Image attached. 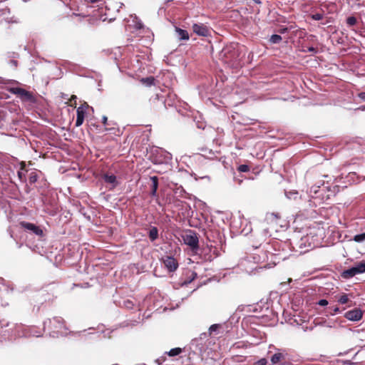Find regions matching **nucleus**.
Wrapping results in <instances>:
<instances>
[{
    "label": "nucleus",
    "instance_id": "nucleus-6",
    "mask_svg": "<svg viewBox=\"0 0 365 365\" xmlns=\"http://www.w3.org/2000/svg\"><path fill=\"white\" fill-rule=\"evenodd\" d=\"M162 261L165 266V267L170 271V272H174L175 271L178 267V263L177 260L170 256H165V257L162 258Z\"/></svg>",
    "mask_w": 365,
    "mask_h": 365
},
{
    "label": "nucleus",
    "instance_id": "nucleus-25",
    "mask_svg": "<svg viewBox=\"0 0 365 365\" xmlns=\"http://www.w3.org/2000/svg\"><path fill=\"white\" fill-rule=\"evenodd\" d=\"M124 305L128 309H132L133 307V303L130 300H126L124 302Z\"/></svg>",
    "mask_w": 365,
    "mask_h": 365
},
{
    "label": "nucleus",
    "instance_id": "nucleus-14",
    "mask_svg": "<svg viewBox=\"0 0 365 365\" xmlns=\"http://www.w3.org/2000/svg\"><path fill=\"white\" fill-rule=\"evenodd\" d=\"M155 79L153 76L147 78H143L140 79V82L147 86H151L155 84Z\"/></svg>",
    "mask_w": 365,
    "mask_h": 365
},
{
    "label": "nucleus",
    "instance_id": "nucleus-23",
    "mask_svg": "<svg viewBox=\"0 0 365 365\" xmlns=\"http://www.w3.org/2000/svg\"><path fill=\"white\" fill-rule=\"evenodd\" d=\"M250 170V167L247 165H240L237 168V170L241 173H247Z\"/></svg>",
    "mask_w": 365,
    "mask_h": 365
},
{
    "label": "nucleus",
    "instance_id": "nucleus-13",
    "mask_svg": "<svg viewBox=\"0 0 365 365\" xmlns=\"http://www.w3.org/2000/svg\"><path fill=\"white\" fill-rule=\"evenodd\" d=\"M346 24L349 28H352L358 24V20L355 16H350L346 18Z\"/></svg>",
    "mask_w": 365,
    "mask_h": 365
},
{
    "label": "nucleus",
    "instance_id": "nucleus-9",
    "mask_svg": "<svg viewBox=\"0 0 365 365\" xmlns=\"http://www.w3.org/2000/svg\"><path fill=\"white\" fill-rule=\"evenodd\" d=\"M103 179L106 183L112 185L111 188L115 187L118 185L116 176L114 175L105 174L103 176Z\"/></svg>",
    "mask_w": 365,
    "mask_h": 365
},
{
    "label": "nucleus",
    "instance_id": "nucleus-20",
    "mask_svg": "<svg viewBox=\"0 0 365 365\" xmlns=\"http://www.w3.org/2000/svg\"><path fill=\"white\" fill-rule=\"evenodd\" d=\"M354 240L356 242L365 241V232L355 235Z\"/></svg>",
    "mask_w": 365,
    "mask_h": 365
},
{
    "label": "nucleus",
    "instance_id": "nucleus-29",
    "mask_svg": "<svg viewBox=\"0 0 365 365\" xmlns=\"http://www.w3.org/2000/svg\"><path fill=\"white\" fill-rule=\"evenodd\" d=\"M318 304L320 306H327L328 304V301L327 299H321L319 301Z\"/></svg>",
    "mask_w": 365,
    "mask_h": 365
},
{
    "label": "nucleus",
    "instance_id": "nucleus-12",
    "mask_svg": "<svg viewBox=\"0 0 365 365\" xmlns=\"http://www.w3.org/2000/svg\"><path fill=\"white\" fill-rule=\"evenodd\" d=\"M148 237L150 241L153 242L159 237L158 230L156 227H151L149 230Z\"/></svg>",
    "mask_w": 365,
    "mask_h": 365
},
{
    "label": "nucleus",
    "instance_id": "nucleus-27",
    "mask_svg": "<svg viewBox=\"0 0 365 365\" xmlns=\"http://www.w3.org/2000/svg\"><path fill=\"white\" fill-rule=\"evenodd\" d=\"M329 309H331V311H332V312H331V314H332V315L336 314V313L340 312L339 308L337 307H330Z\"/></svg>",
    "mask_w": 365,
    "mask_h": 365
},
{
    "label": "nucleus",
    "instance_id": "nucleus-22",
    "mask_svg": "<svg viewBox=\"0 0 365 365\" xmlns=\"http://www.w3.org/2000/svg\"><path fill=\"white\" fill-rule=\"evenodd\" d=\"M29 182L31 184L35 183L38 180V175L35 172H32L29 175Z\"/></svg>",
    "mask_w": 365,
    "mask_h": 365
},
{
    "label": "nucleus",
    "instance_id": "nucleus-35",
    "mask_svg": "<svg viewBox=\"0 0 365 365\" xmlns=\"http://www.w3.org/2000/svg\"><path fill=\"white\" fill-rule=\"evenodd\" d=\"M88 2H90V3H97L100 0H86Z\"/></svg>",
    "mask_w": 365,
    "mask_h": 365
},
{
    "label": "nucleus",
    "instance_id": "nucleus-34",
    "mask_svg": "<svg viewBox=\"0 0 365 365\" xmlns=\"http://www.w3.org/2000/svg\"><path fill=\"white\" fill-rule=\"evenodd\" d=\"M287 31V28H284V29H280V31H280V33H281V34H284V33H285Z\"/></svg>",
    "mask_w": 365,
    "mask_h": 365
},
{
    "label": "nucleus",
    "instance_id": "nucleus-3",
    "mask_svg": "<svg viewBox=\"0 0 365 365\" xmlns=\"http://www.w3.org/2000/svg\"><path fill=\"white\" fill-rule=\"evenodd\" d=\"M11 92L13 94L18 96L22 101H29V102H34V101H35L33 94L31 92H29L22 88H19V87L12 88L11 89Z\"/></svg>",
    "mask_w": 365,
    "mask_h": 365
},
{
    "label": "nucleus",
    "instance_id": "nucleus-4",
    "mask_svg": "<svg viewBox=\"0 0 365 365\" xmlns=\"http://www.w3.org/2000/svg\"><path fill=\"white\" fill-rule=\"evenodd\" d=\"M19 226L24 229L25 230H28L31 232L32 233L35 234L37 236L43 237V230L35 224L21 221L19 222Z\"/></svg>",
    "mask_w": 365,
    "mask_h": 365
},
{
    "label": "nucleus",
    "instance_id": "nucleus-7",
    "mask_svg": "<svg viewBox=\"0 0 365 365\" xmlns=\"http://www.w3.org/2000/svg\"><path fill=\"white\" fill-rule=\"evenodd\" d=\"M362 316L363 312L359 308L348 311L344 314L345 318L353 322L359 321L362 318Z\"/></svg>",
    "mask_w": 365,
    "mask_h": 365
},
{
    "label": "nucleus",
    "instance_id": "nucleus-17",
    "mask_svg": "<svg viewBox=\"0 0 365 365\" xmlns=\"http://www.w3.org/2000/svg\"><path fill=\"white\" fill-rule=\"evenodd\" d=\"M26 169V164L24 162L21 163V170L18 171V177L21 181L25 180V175L23 173L21 170H24Z\"/></svg>",
    "mask_w": 365,
    "mask_h": 365
},
{
    "label": "nucleus",
    "instance_id": "nucleus-37",
    "mask_svg": "<svg viewBox=\"0 0 365 365\" xmlns=\"http://www.w3.org/2000/svg\"><path fill=\"white\" fill-rule=\"evenodd\" d=\"M76 96L73 95V96H71V101H76Z\"/></svg>",
    "mask_w": 365,
    "mask_h": 365
},
{
    "label": "nucleus",
    "instance_id": "nucleus-2",
    "mask_svg": "<svg viewBox=\"0 0 365 365\" xmlns=\"http://www.w3.org/2000/svg\"><path fill=\"white\" fill-rule=\"evenodd\" d=\"M185 244L188 245L192 251H196L199 247V240L197 235L192 230L187 232L183 236Z\"/></svg>",
    "mask_w": 365,
    "mask_h": 365
},
{
    "label": "nucleus",
    "instance_id": "nucleus-32",
    "mask_svg": "<svg viewBox=\"0 0 365 365\" xmlns=\"http://www.w3.org/2000/svg\"><path fill=\"white\" fill-rule=\"evenodd\" d=\"M108 118L106 116H103L102 119L103 124L106 126L107 125Z\"/></svg>",
    "mask_w": 365,
    "mask_h": 365
},
{
    "label": "nucleus",
    "instance_id": "nucleus-10",
    "mask_svg": "<svg viewBox=\"0 0 365 365\" xmlns=\"http://www.w3.org/2000/svg\"><path fill=\"white\" fill-rule=\"evenodd\" d=\"M175 31L178 34V36L180 40H188L189 39V38H190L189 34L186 30L176 27Z\"/></svg>",
    "mask_w": 365,
    "mask_h": 365
},
{
    "label": "nucleus",
    "instance_id": "nucleus-5",
    "mask_svg": "<svg viewBox=\"0 0 365 365\" xmlns=\"http://www.w3.org/2000/svg\"><path fill=\"white\" fill-rule=\"evenodd\" d=\"M192 31L195 34L200 36H208L210 31L207 26L203 24H194L192 25Z\"/></svg>",
    "mask_w": 365,
    "mask_h": 365
},
{
    "label": "nucleus",
    "instance_id": "nucleus-19",
    "mask_svg": "<svg viewBox=\"0 0 365 365\" xmlns=\"http://www.w3.org/2000/svg\"><path fill=\"white\" fill-rule=\"evenodd\" d=\"M282 36L277 34L271 36L269 41L272 43H279L282 41Z\"/></svg>",
    "mask_w": 365,
    "mask_h": 365
},
{
    "label": "nucleus",
    "instance_id": "nucleus-1",
    "mask_svg": "<svg viewBox=\"0 0 365 365\" xmlns=\"http://www.w3.org/2000/svg\"><path fill=\"white\" fill-rule=\"evenodd\" d=\"M365 272V261L359 262L355 267L343 271L341 276L344 279H350L358 274Z\"/></svg>",
    "mask_w": 365,
    "mask_h": 365
},
{
    "label": "nucleus",
    "instance_id": "nucleus-33",
    "mask_svg": "<svg viewBox=\"0 0 365 365\" xmlns=\"http://www.w3.org/2000/svg\"><path fill=\"white\" fill-rule=\"evenodd\" d=\"M197 273H196V272H192V279H191V280H193V279H195V278H197Z\"/></svg>",
    "mask_w": 365,
    "mask_h": 365
},
{
    "label": "nucleus",
    "instance_id": "nucleus-31",
    "mask_svg": "<svg viewBox=\"0 0 365 365\" xmlns=\"http://www.w3.org/2000/svg\"><path fill=\"white\" fill-rule=\"evenodd\" d=\"M230 51V48H224L222 50V53H224L225 56H227V54Z\"/></svg>",
    "mask_w": 365,
    "mask_h": 365
},
{
    "label": "nucleus",
    "instance_id": "nucleus-18",
    "mask_svg": "<svg viewBox=\"0 0 365 365\" xmlns=\"http://www.w3.org/2000/svg\"><path fill=\"white\" fill-rule=\"evenodd\" d=\"M182 351V349L181 348H179V347H177V348H173V349H171L168 352V356H178L180 354H181Z\"/></svg>",
    "mask_w": 365,
    "mask_h": 365
},
{
    "label": "nucleus",
    "instance_id": "nucleus-26",
    "mask_svg": "<svg viewBox=\"0 0 365 365\" xmlns=\"http://www.w3.org/2000/svg\"><path fill=\"white\" fill-rule=\"evenodd\" d=\"M304 52L317 53L318 51L317 48L313 46L308 47L307 50H304Z\"/></svg>",
    "mask_w": 365,
    "mask_h": 365
},
{
    "label": "nucleus",
    "instance_id": "nucleus-15",
    "mask_svg": "<svg viewBox=\"0 0 365 365\" xmlns=\"http://www.w3.org/2000/svg\"><path fill=\"white\" fill-rule=\"evenodd\" d=\"M284 359V356L282 353H275L271 358V361L273 364H277Z\"/></svg>",
    "mask_w": 365,
    "mask_h": 365
},
{
    "label": "nucleus",
    "instance_id": "nucleus-30",
    "mask_svg": "<svg viewBox=\"0 0 365 365\" xmlns=\"http://www.w3.org/2000/svg\"><path fill=\"white\" fill-rule=\"evenodd\" d=\"M358 96H359V97L361 99H362V100L365 101V92H361V93H359V95H358Z\"/></svg>",
    "mask_w": 365,
    "mask_h": 365
},
{
    "label": "nucleus",
    "instance_id": "nucleus-38",
    "mask_svg": "<svg viewBox=\"0 0 365 365\" xmlns=\"http://www.w3.org/2000/svg\"><path fill=\"white\" fill-rule=\"evenodd\" d=\"M274 216L277 217V218H279V216L278 215V214H275Z\"/></svg>",
    "mask_w": 365,
    "mask_h": 365
},
{
    "label": "nucleus",
    "instance_id": "nucleus-11",
    "mask_svg": "<svg viewBox=\"0 0 365 365\" xmlns=\"http://www.w3.org/2000/svg\"><path fill=\"white\" fill-rule=\"evenodd\" d=\"M152 181V190L150 195L152 196H157V190L158 187V178L157 176H153L150 178Z\"/></svg>",
    "mask_w": 365,
    "mask_h": 365
},
{
    "label": "nucleus",
    "instance_id": "nucleus-8",
    "mask_svg": "<svg viewBox=\"0 0 365 365\" xmlns=\"http://www.w3.org/2000/svg\"><path fill=\"white\" fill-rule=\"evenodd\" d=\"M88 107L87 103H85V106H79L76 110V126L79 127L81 126L83 121L85 118V113H86V109Z\"/></svg>",
    "mask_w": 365,
    "mask_h": 365
},
{
    "label": "nucleus",
    "instance_id": "nucleus-28",
    "mask_svg": "<svg viewBox=\"0 0 365 365\" xmlns=\"http://www.w3.org/2000/svg\"><path fill=\"white\" fill-rule=\"evenodd\" d=\"M220 327L219 324H212L210 326L209 331L210 332L215 331Z\"/></svg>",
    "mask_w": 365,
    "mask_h": 365
},
{
    "label": "nucleus",
    "instance_id": "nucleus-36",
    "mask_svg": "<svg viewBox=\"0 0 365 365\" xmlns=\"http://www.w3.org/2000/svg\"><path fill=\"white\" fill-rule=\"evenodd\" d=\"M11 63H13V65H14L15 66H17V61H15V60H11Z\"/></svg>",
    "mask_w": 365,
    "mask_h": 365
},
{
    "label": "nucleus",
    "instance_id": "nucleus-21",
    "mask_svg": "<svg viewBox=\"0 0 365 365\" xmlns=\"http://www.w3.org/2000/svg\"><path fill=\"white\" fill-rule=\"evenodd\" d=\"M310 18L314 21H319V20L323 19L324 14L322 13H317V14H311Z\"/></svg>",
    "mask_w": 365,
    "mask_h": 365
},
{
    "label": "nucleus",
    "instance_id": "nucleus-24",
    "mask_svg": "<svg viewBox=\"0 0 365 365\" xmlns=\"http://www.w3.org/2000/svg\"><path fill=\"white\" fill-rule=\"evenodd\" d=\"M267 361L266 359L264 358H262L259 360H258L257 361H256L254 365H267Z\"/></svg>",
    "mask_w": 365,
    "mask_h": 365
},
{
    "label": "nucleus",
    "instance_id": "nucleus-16",
    "mask_svg": "<svg viewBox=\"0 0 365 365\" xmlns=\"http://www.w3.org/2000/svg\"><path fill=\"white\" fill-rule=\"evenodd\" d=\"M336 300L339 303L341 304H347L350 301L349 298L348 297V295L344 293L339 296Z\"/></svg>",
    "mask_w": 365,
    "mask_h": 365
}]
</instances>
